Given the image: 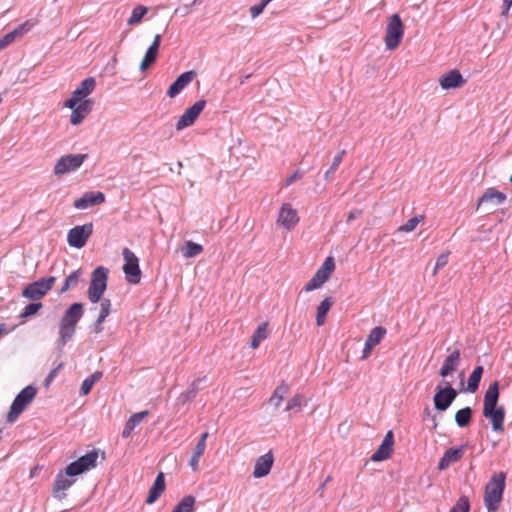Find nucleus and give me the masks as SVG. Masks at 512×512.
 I'll return each instance as SVG.
<instances>
[{
    "label": "nucleus",
    "mask_w": 512,
    "mask_h": 512,
    "mask_svg": "<svg viewBox=\"0 0 512 512\" xmlns=\"http://www.w3.org/2000/svg\"><path fill=\"white\" fill-rule=\"evenodd\" d=\"M499 400V382L495 381L489 385L484 395L483 416L490 419L492 429L495 432L504 430L505 409L497 406Z\"/></svg>",
    "instance_id": "1"
},
{
    "label": "nucleus",
    "mask_w": 512,
    "mask_h": 512,
    "mask_svg": "<svg viewBox=\"0 0 512 512\" xmlns=\"http://www.w3.org/2000/svg\"><path fill=\"white\" fill-rule=\"evenodd\" d=\"M83 314L84 307L80 302L71 304L64 312L59 323V338L56 341V347L59 351H61L65 344L72 339L75 334L77 324Z\"/></svg>",
    "instance_id": "2"
},
{
    "label": "nucleus",
    "mask_w": 512,
    "mask_h": 512,
    "mask_svg": "<svg viewBox=\"0 0 512 512\" xmlns=\"http://www.w3.org/2000/svg\"><path fill=\"white\" fill-rule=\"evenodd\" d=\"M506 473L498 472L492 475L484 491V504L487 512H496L500 506L505 489Z\"/></svg>",
    "instance_id": "3"
},
{
    "label": "nucleus",
    "mask_w": 512,
    "mask_h": 512,
    "mask_svg": "<svg viewBox=\"0 0 512 512\" xmlns=\"http://www.w3.org/2000/svg\"><path fill=\"white\" fill-rule=\"evenodd\" d=\"M109 270L99 266L91 274L90 285L88 288V299L91 303H98L107 288Z\"/></svg>",
    "instance_id": "4"
},
{
    "label": "nucleus",
    "mask_w": 512,
    "mask_h": 512,
    "mask_svg": "<svg viewBox=\"0 0 512 512\" xmlns=\"http://www.w3.org/2000/svg\"><path fill=\"white\" fill-rule=\"evenodd\" d=\"M36 393V388L28 385L17 394L7 414L9 423H13L18 418L27 405L33 401Z\"/></svg>",
    "instance_id": "5"
},
{
    "label": "nucleus",
    "mask_w": 512,
    "mask_h": 512,
    "mask_svg": "<svg viewBox=\"0 0 512 512\" xmlns=\"http://www.w3.org/2000/svg\"><path fill=\"white\" fill-rule=\"evenodd\" d=\"M98 457L99 453L96 449L87 452L85 455L71 462L65 468V474L68 477H74L95 468L97 465Z\"/></svg>",
    "instance_id": "6"
},
{
    "label": "nucleus",
    "mask_w": 512,
    "mask_h": 512,
    "mask_svg": "<svg viewBox=\"0 0 512 512\" xmlns=\"http://www.w3.org/2000/svg\"><path fill=\"white\" fill-rule=\"evenodd\" d=\"M98 457L99 453L96 449L87 452L85 455L71 462L65 468V474L68 477H74L95 468L97 465Z\"/></svg>",
    "instance_id": "7"
},
{
    "label": "nucleus",
    "mask_w": 512,
    "mask_h": 512,
    "mask_svg": "<svg viewBox=\"0 0 512 512\" xmlns=\"http://www.w3.org/2000/svg\"><path fill=\"white\" fill-rule=\"evenodd\" d=\"M98 457L99 453L96 449L87 452L85 455L71 462L65 468V474L68 477H74L95 468L97 465Z\"/></svg>",
    "instance_id": "8"
},
{
    "label": "nucleus",
    "mask_w": 512,
    "mask_h": 512,
    "mask_svg": "<svg viewBox=\"0 0 512 512\" xmlns=\"http://www.w3.org/2000/svg\"><path fill=\"white\" fill-rule=\"evenodd\" d=\"M98 457L99 453L96 449L87 452L85 455L71 462L65 468V474L68 477H74L95 468L97 465Z\"/></svg>",
    "instance_id": "9"
},
{
    "label": "nucleus",
    "mask_w": 512,
    "mask_h": 512,
    "mask_svg": "<svg viewBox=\"0 0 512 512\" xmlns=\"http://www.w3.org/2000/svg\"><path fill=\"white\" fill-rule=\"evenodd\" d=\"M98 457L99 453L96 449L87 452L85 455L71 462L65 468V474L68 477H74L95 468L97 465Z\"/></svg>",
    "instance_id": "10"
},
{
    "label": "nucleus",
    "mask_w": 512,
    "mask_h": 512,
    "mask_svg": "<svg viewBox=\"0 0 512 512\" xmlns=\"http://www.w3.org/2000/svg\"><path fill=\"white\" fill-rule=\"evenodd\" d=\"M404 34V25L398 14H393L389 17L386 35L385 45L388 50H394L401 42Z\"/></svg>",
    "instance_id": "11"
},
{
    "label": "nucleus",
    "mask_w": 512,
    "mask_h": 512,
    "mask_svg": "<svg viewBox=\"0 0 512 512\" xmlns=\"http://www.w3.org/2000/svg\"><path fill=\"white\" fill-rule=\"evenodd\" d=\"M55 281L56 277L54 276L34 281L24 288L22 296L31 300H39L52 289Z\"/></svg>",
    "instance_id": "12"
},
{
    "label": "nucleus",
    "mask_w": 512,
    "mask_h": 512,
    "mask_svg": "<svg viewBox=\"0 0 512 512\" xmlns=\"http://www.w3.org/2000/svg\"><path fill=\"white\" fill-rule=\"evenodd\" d=\"M87 157V154H68L60 157L54 166V174L61 176L76 171L82 166Z\"/></svg>",
    "instance_id": "13"
},
{
    "label": "nucleus",
    "mask_w": 512,
    "mask_h": 512,
    "mask_svg": "<svg viewBox=\"0 0 512 512\" xmlns=\"http://www.w3.org/2000/svg\"><path fill=\"white\" fill-rule=\"evenodd\" d=\"M124 258L123 272L127 282L130 284H138L141 280V270L139 268V259L129 248L122 250Z\"/></svg>",
    "instance_id": "14"
},
{
    "label": "nucleus",
    "mask_w": 512,
    "mask_h": 512,
    "mask_svg": "<svg viewBox=\"0 0 512 512\" xmlns=\"http://www.w3.org/2000/svg\"><path fill=\"white\" fill-rule=\"evenodd\" d=\"M93 233V224L86 223L71 228L67 234V241L71 247L82 248Z\"/></svg>",
    "instance_id": "15"
},
{
    "label": "nucleus",
    "mask_w": 512,
    "mask_h": 512,
    "mask_svg": "<svg viewBox=\"0 0 512 512\" xmlns=\"http://www.w3.org/2000/svg\"><path fill=\"white\" fill-rule=\"evenodd\" d=\"M458 392L450 384L446 387H437L433 397L434 407L438 411H446L456 399Z\"/></svg>",
    "instance_id": "16"
},
{
    "label": "nucleus",
    "mask_w": 512,
    "mask_h": 512,
    "mask_svg": "<svg viewBox=\"0 0 512 512\" xmlns=\"http://www.w3.org/2000/svg\"><path fill=\"white\" fill-rule=\"evenodd\" d=\"M206 106V101L203 99L195 102L191 107L186 109V111L180 116L179 120L176 123V130L181 131L191 125L194 124L200 113Z\"/></svg>",
    "instance_id": "17"
},
{
    "label": "nucleus",
    "mask_w": 512,
    "mask_h": 512,
    "mask_svg": "<svg viewBox=\"0 0 512 512\" xmlns=\"http://www.w3.org/2000/svg\"><path fill=\"white\" fill-rule=\"evenodd\" d=\"M299 222V216L296 209H293L289 203L282 204L277 223L287 230H292Z\"/></svg>",
    "instance_id": "18"
},
{
    "label": "nucleus",
    "mask_w": 512,
    "mask_h": 512,
    "mask_svg": "<svg viewBox=\"0 0 512 512\" xmlns=\"http://www.w3.org/2000/svg\"><path fill=\"white\" fill-rule=\"evenodd\" d=\"M75 479H72L71 477L68 478V476L65 474V471H60L54 480L53 487H52V494L53 496L58 500H63L66 498L65 491L68 490L74 483Z\"/></svg>",
    "instance_id": "19"
},
{
    "label": "nucleus",
    "mask_w": 512,
    "mask_h": 512,
    "mask_svg": "<svg viewBox=\"0 0 512 512\" xmlns=\"http://www.w3.org/2000/svg\"><path fill=\"white\" fill-rule=\"evenodd\" d=\"M394 446V435L391 430H389L378 449L372 454L371 460L374 462H379L390 458L393 452Z\"/></svg>",
    "instance_id": "20"
},
{
    "label": "nucleus",
    "mask_w": 512,
    "mask_h": 512,
    "mask_svg": "<svg viewBox=\"0 0 512 512\" xmlns=\"http://www.w3.org/2000/svg\"><path fill=\"white\" fill-rule=\"evenodd\" d=\"M105 202L104 193L98 192H85L82 197L76 199L73 203L74 208L84 210Z\"/></svg>",
    "instance_id": "21"
},
{
    "label": "nucleus",
    "mask_w": 512,
    "mask_h": 512,
    "mask_svg": "<svg viewBox=\"0 0 512 512\" xmlns=\"http://www.w3.org/2000/svg\"><path fill=\"white\" fill-rule=\"evenodd\" d=\"M274 463V456L272 451L258 457L255 461L253 476L255 478H262L268 475Z\"/></svg>",
    "instance_id": "22"
},
{
    "label": "nucleus",
    "mask_w": 512,
    "mask_h": 512,
    "mask_svg": "<svg viewBox=\"0 0 512 512\" xmlns=\"http://www.w3.org/2000/svg\"><path fill=\"white\" fill-rule=\"evenodd\" d=\"M32 27L33 24L30 21H25L12 31L2 36L0 38V51L12 44L16 39L21 38L25 33L30 31Z\"/></svg>",
    "instance_id": "23"
},
{
    "label": "nucleus",
    "mask_w": 512,
    "mask_h": 512,
    "mask_svg": "<svg viewBox=\"0 0 512 512\" xmlns=\"http://www.w3.org/2000/svg\"><path fill=\"white\" fill-rule=\"evenodd\" d=\"M465 445H460L459 447H453L447 449L443 456L441 457L439 463H438V469L439 470H445L447 469L451 464L459 461L465 452Z\"/></svg>",
    "instance_id": "24"
},
{
    "label": "nucleus",
    "mask_w": 512,
    "mask_h": 512,
    "mask_svg": "<svg viewBox=\"0 0 512 512\" xmlns=\"http://www.w3.org/2000/svg\"><path fill=\"white\" fill-rule=\"evenodd\" d=\"M465 79L461 75L458 70H450L449 72L443 74L439 78V84L442 89L449 90L455 89L463 86L465 84Z\"/></svg>",
    "instance_id": "25"
},
{
    "label": "nucleus",
    "mask_w": 512,
    "mask_h": 512,
    "mask_svg": "<svg viewBox=\"0 0 512 512\" xmlns=\"http://www.w3.org/2000/svg\"><path fill=\"white\" fill-rule=\"evenodd\" d=\"M195 75L196 74L193 70L180 74L168 88L167 95L170 98L177 96L190 82H192Z\"/></svg>",
    "instance_id": "26"
},
{
    "label": "nucleus",
    "mask_w": 512,
    "mask_h": 512,
    "mask_svg": "<svg viewBox=\"0 0 512 512\" xmlns=\"http://www.w3.org/2000/svg\"><path fill=\"white\" fill-rule=\"evenodd\" d=\"M506 195L497 190L494 187H490L486 189V191L483 193V195L478 199L476 210H479L480 206L483 204L491 203L494 206L501 205L505 202Z\"/></svg>",
    "instance_id": "27"
},
{
    "label": "nucleus",
    "mask_w": 512,
    "mask_h": 512,
    "mask_svg": "<svg viewBox=\"0 0 512 512\" xmlns=\"http://www.w3.org/2000/svg\"><path fill=\"white\" fill-rule=\"evenodd\" d=\"M94 105L92 99L82 101L76 108L73 109L70 115V123L72 125H79L91 112Z\"/></svg>",
    "instance_id": "28"
},
{
    "label": "nucleus",
    "mask_w": 512,
    "mask_h": 512,
    "mask_svg": "<svg viewBox=\"0 0 512 512\" xmlns=\"http://www.w3.org/2000/svg\"><path fill=\"white\" fill-rule=\"evenodd\" d=\"M160 43H161V35L157 34L154 37V40L151 43V45L148 47V49L145 53V56L140 64L141 71H145L150 65H152L156 61Z\"/></svg>",
    "instance_id": "29"
},
{
    "label": "nucleus",
    "mask_w": 512,
    "mask_h": 512,
    "mask_svg": "<svg viewBox=\"0 0 512 512\" xmlns=\"http://www.w3.org/2000/svg\"><path fill=\"white\" fill-rule=\"evenodd\" d=\"M460 355V350L455 349L450 355L446 357L439 371L440 376L446 377L452 372L456 371L460 363Z\"/></svg>",
    "instance_id": "30"
},
{
    "label": "nucleus",
    "mask_w": 512,
    "mask_h": 512,
    "mask_svg": "<svg viewBox=\"0 0 512 512\" xmlns=\"http://www.w3.org/2000/svg\"><path fill=\"white\" fill-rule=\"evenodd\" d=\"M96 87V80L94 77L85 78L79 86L72 92V95L77 98L80 103L86 100Z\"/></svg>",
    "instance_id": "31"
},
{
    "label": "nucleus",
    "mask_w": 512,
    "mask_h": 512,
    "mask_svg": "<svg viewBox=\"0 0 512 512\" xmlns=\"http://www.w3.org/2000/svg\"><path fill=\"white\" fill-rule=\"evenodd\" d=\"M166 487L165 484V477L162 472H160L152 485V487L149 489L148 497L146 498V503L151 505L153 504L164 492Z\"/></svg>",
    "instance_id": "32"
},
{
    "label": "nucleus",
    "mask_w": 512,
    "mask_h": 512,
    "mask_svg": "<svg viewBox=\"0 0 512 512\" xmlns=\"http://www.w3.org/2000/svg\"><path fill=\"white\" fill-rule=\"evenodd\" d=\"M204 381H206L205 376L197 378L192 383H190L188 388L179 395V397H178L179 403L185 404L187 402L192 401L197 396L198 392L200 390H202V387L200 386V384Z\"/></svg>",
    "instance_id": "33"
},
{
    "label": "nucleus",
    "mask_w": 512,
    "mask_h": 512,
    "mask_svg": "<svg viewBox=\"0 0 512 512\" xmlns=\"http://www.w3.org/2000/svg\"><path fill=\"white\" fill-rule=\"evenodd\" d=\"M333 305V300L331 297H326L323 299L317 307L316 314V325L322 326L325 323L326 315L329 312L330 308Z\"/></svg>",
    "instance_id": "34"
},
{
    "label": "nucleus",
    "mask_w": 512,
    "mask_h": 512,
    "mask_svg": "<svg viewBox=\"0 0 512 512\" xmlns=\"http://www.w3.org/2000/svg\"><path fill=\"white\" fill-rule=\"evenodd\" d=\"M289 392V386L282 381L273 391L272 396L269 399V403L274 407L278 408L283 401L284 397Z\"/></svg>",
    "instance_id": "35"
},
{
    "label": "nucleus",
    "mask_w": 512,
    "mask_h": 512,
    "mask_svg": "<svg viewBox=\"0 0 512 512\" xmlns=\"http://www.w3.org/2000/svg\"><path fill=\"white\" fill-rule=\"evenodd\" d=\"M267 337H268V323L263 322L254 331V333L251 337L250 347L252 349L258 348L260 345V342L265 340Z\"/></svg>",
    "instance_id": "36"
},
{
    "label": "nucleus",
    "mask_w": 512,
    "mask_h": 512,
    "mask_svg": "<svg viewBox=\"0 0 512 512\" xmlns=\"http://www.w3.org/2000/svg\"><path fill=\"white\" fill-rule=\"evenodd\" d=\"M196 498L192 495L184 496L174 507L172 512H194Z\"/></svg>",
    "instance_id": "37"
},
{
    "label": "nucleus",
    "mask_w": 512,
    "mask_h": 512,
    "mask_svg": "<svg viewBox=\"0 0 512 512\" xmlns=\"http://www.w3.org/2000/svg\"><path fill=\"white\" fill-rule=\"evenodd\" d=\"M482 374L483 367L476 366L468 378L467 391H469L470 393H474L477 391L479 383L482 378Z\"/></svg>",
    "instance_id": "38"
},
{
    "label": "nucleus",
    "mask_w": 512,
    "mask_h": 512,
    "mask_svg": "<svg viewBox=\"0 0 512 512\" xmlns=\"http://www.w3.org/2000/svg\"><path fill=\"white\" fill-rule=\"evenodd\" d=\"M471 418L472 409L470 407H464L455 414V422L461 428L468 426L471 422Z\"/></svg>",
    "instance_id": "39"
},
{
    "label": "nucleus",
    "mask_w": 512,
    "mask_h": 512,
    "mask_svg": "<svg viewBox=\"0 0 512 512\" xmlns=\"http://www.w3.org/2000/svg\"><path fill=\"white\" fill-rule=\"evenodd\" d=\"M181 251L185 258H193L202 253L203 247L193 241H186Z\"/></svg>",
    "instance_id": "40"
},
{
    "label": "nucleus",
    "mask_w": 512,
    "mask_h": 512,
    "mask_svg": "<svg viewBox=\"0 0 512 512\" xmlns=\"http://www.w3.org/2000/svg\"><path fill=\"white\" fill-rule=\"evenodd\" d=\"M101 377H102V372L96 371L93 374H91L90 376H88L87 378H85L80 387V394L87 395L91 391L95 382L100 380Z\"/></svg>",
    "instance_id": "41"
},
{
    "label": "nucleus",
    "mask_w": 512,
    "mask_h": 512,
    "mask_svg": "<svg viewBox=\"0 0 512 512\" xmlns=\"http://www.w3.org/2000/svg\"><path fill=\"white\" fill-rule=\"evenodd\" d=\"M386 333H387L386 328H384L383 326H376L370 331L366 340L376 347L381 342V340L384 338Z\"/></svg>",
    "instance_id": "42"
},
{
    "label": "nucleus",
    "mask_w": 512,
    "mask_h": 512,
    "mask_svg": "<svg viewBox=\"0 0 512 512\" xmlns=\"http://www.w3.org/2000/svg\"><path fill=\"white\" fill-rule=\"evenodd\" d=\"M147 12H148L147 7H145L143 5H137L132 10L131 16L127 20V24L129 26L138 24L142 20V18L146 15Z\"/></svg>",
    "instance_id": "43"
},
{
    "label": "nucleus",
    "mask_w": 512,
    "mask_h": 512,
    "mask_svg": "<svg viewBox=\"0 0 512 512\" xmlns=\"http://www.w3.org/2000/svg\"><path fill=\"white\" fill-rule=\"evenodd\" d=\"M326 277L325 276H322V274L316 272L313 277L309 280V282L305 285L304 287V291L306 292H310V291H313L315 289H318L320 288L325 282H326Z\"/></svg>",
    "instance_id": "44"
},
{
    "label": "nucleus",
    "mask_w": 512,
    "mask_h": 512,
    "mask_svg": "<svg viewBox=\"0 0 512 512\" xmlns=\"http://www.w3.org/2000/svg\"><path fill=\"white\" fill-rule=\"evenodd\" d=\"M346 155V150H341L337 153V155L334 157L333 162L330 166V168L326 171L324 174V179L329 181L331 180V175L339 168L343 157Z\"/></svg>",
    "instance_id": "45"
},
{
    "label": "nucleus",
    "mask_w": 512,
    "mask_h": 512,
    "mask_svg": "<svg viewBox=\"0 0 512 512\" xmlns=\"http://www.w3.org/2000/svg\"><path fill=\"white\" fill-rule=\"evenodd\" d=\"M204 451H205V448L202 447V443H197L193 450V453H192V456H191L190 462H189V465L193 471L198 470L199 460H200L201 456L203 455Z\"/></svg>",
    "instance_id": "46"
},
{
    "label": "nucleus",
    "mask_w": 512,
    "mask_h": 512,
    "mask_svg": "<svg viewBox=\"0 0 512 512\" xmlns=\"http://www.w3.org/2000/svg\"><path fill=\"white\" fill-rule=\"evenodd\" d=\"M148 414H149L148 410L134 413L133 415H131L129 417V419L126 421L125 425L128 426L131 430H134L144 420V418Z\"/></svg>",
    "instance_id": "47"
},
{
    "label": "nucleus",
    "mask_w": 512,
    "mask_h": 512,
    "mask_svg": "<svg viewBox=\"0 0 512 512\" xmlns=\"http://www.w3.org/2000/svg\"><path fill=\"white\" fill-rule=\"evenodd\" d=\"M470 511V501L467 496H461L454 506L449 510V512H469Z\"/></svg>",
    "instance_id": "48"
},
{
    "label": "nucleus",
    "mask_w": 512,
    "mask_h": 512,
    "mask_svg": "<svg viewBox=\"0 0 512 512\" xmlns=\"http://www.w3.org/2000/svg\"><path fill=\"white\" fill-rule=\"evenodd\" d=\"M42 307L43 305L41 302L29 303L21 312L20 318L27 319L28 317L35 315Z\"/></svg>",
    "instance_id": "49"
},
{
    "label": "nucleus",
    "mask_w": 512,
    "mask_h": 512,
    "mask_svg": "<svg viewBox=\"0 0 512 512\" xmlns=\"http://www.w3.org/2000/svg\"><path fill=\"white\" fill-rule=\"evenodd\" d=\"M423 219V216H414L411 219H409L404 225H401L397 229V231L405 233L412 232Z\"/></svg>",
    "instance_id": "50"
},
{
    "label": "nucleus",
    "mask_w": 512,
    "mask_h": 512,
    "mask_svg": "<svg viewBox=\"0 0 512 512\" xmlns=\"http://www.w3.org/2000/svg\"><path fill=\"white\" fill-rule=\"evenodd\" d=\"M335 268L334 259L332 257H327L322 264L321 268L317 270L318 273L322 274V276L326 277V280L329 279L330 274L333 272Z\"/></svg>",
    "instance_id": "51"
},
{
    "label": "nucleus",
    "mask_w": 512,
    "mask_h": 512,
    "mask_svg": "<svg viewBox=\"0 0 512 512\" xmlns=\"http://www.w3.org/2000/svg\"><path fill=\"white\" fill-rule=\"evenodd\" d=\"M272 0H261L260 3L253 5L250 7V14L252 18L258 17L265 7L271 2Z\"/></svg>",
    "instance_id": "52"
},
{
    "label": "nucleus",
    "mask_w": 512,
    "mask_h": 512,
    "mask_svg": "<svg viewBox=\"0 0 512 512\" xmlns=\"http://www.w3.org/2000/svg\"><path fill=\"white\" fill-rule=\"evenodd\" d=\"M303 401V395L302 394H295L287 403V406L285 408V411H290L295 408H298L301 406Z\"/></svg>",
    "instance_id": "53"
},
{
    "label": "nucleus",
    "mask_w": 512,
    "mask_h": 512,
    "mask_svg": "<svg viewBox=\"0 0 512 512\" xmlns=\"http://www.w3.org/2000/svg\"><path fill=\"white\" fill-rule=\"evenodd\" d=\"M80 276H81L80 270H76V271L72 272L65 279L66 285L70 286V287H75L79 282Z\"/></svg>",
    "instance_id": "54"
},
{
    "label": "nucleus",
    "mask_w": 512,
    "mask_h": 512,
    "mask_svg": "<svg viewBox=\"0 0 512 512\" xmlns=\"http://www.w3.org/2000/svg\"><path fill=\"white\" fill-rule=\"evenodd\" d=\"M100 313L104 317H107L110 314L111 311V301L107 298H104L100 300Z\"/></svg>",
    "instance_id": "55"
},
{
    "label": "nucleus",
    "mask_w": 512,
    "mask_h": 512,
    "mask_svg": "<svg viewBox=\"0 0 512 512\" xmlns=\"http://www.w3.org/2000/svg\"><path fill=\"white\" fill-rule=\"evenodd\" d=\"M448 257H449V253H442L441 255H439V257L437 258L435 267H434V274L436 273V271L438 269H441L448 264Z\"/></svg>",
    "instance_id": "56"
},
{
    "label": "nucleus",
    "mask_w": 512,
    "mask_h": 512,
    "mask_svg": "<svg viewBox=\"0 0 512 512\" xmlns=\"http://www.w3.org/2000/svg\"><path fill=\"white\" fill-rule=\"evenodd\" d=\"M375 346L371 343H369L367 340L365 341V344H364V348H363V351H362V357L361 359L362 360H365L367 359L370 354H371V351L372 349L374 348Z\"/></svg>",
    "instance_id": "57"
},
{
    "label": "nucleus",
    "mask_w": 512,
    "mask_h": 512,
    "mask_svg": "<svg viewBox=\"0 0 512 512\" xmlns=\"http://www.w3.org/2000/svg\"><path fill=\"white\" fill-rule=\"evenodd\" d=\"M79 104H80V101L71 94V97L65 101L64 106L66 108H69V109L73 110Z\"/></svg>",
    "instance_id": "58"
},
{
    "label": "nucleus",
    "mask_w": 512,
    "mask_h": 512,
    "mask_svg": "<svg viewBox=\"0 0 512 512\" xmlns=\"http://www.w3.org/2000/svg\"><path fill=\"white\" fill-rule=\"evenodd\" d=\"M362 214H363L362 209H354V210L350 211L348 214L347 220H346L347 224H349L351 221L359 218Z\"/></svg>",
    "instance_id": "59"
},
{
    "label": "nucleus",
    "mask_w": 512,
    "mask_h": 512,
    "mask_svg": "<svg viewBox=\"0 0 512 512\" xmlns=\"http://www.w3.org/2000/svg\"><path fill=\"white\" fill-rule=\"evenodd\" d=\"M192 5H193V3L191 5H184L182 7H178L174 13L180 14L181 16H186L191 12Z\"/></svg>",
    "instance_id": "60"
},
{
    "label": "nucleus",
    "mask_w": 512,
    "mask_h": 512,
    "mask_svg": "<svg viewBox=\"0 0 512 512\" xmlns=\"http://www.w3.org/2000/svg\"><path fill=\"white\" fill-rule=\"evenodd\" d=\"M302 177V173L299 170L295 171L287 180L286 186L291 185L294 181L300 179Z\"/></svg>",
    "instance_id": "61"
},
{
    "label": "nucleus",
    "mask_w": 512,
    "mask_h": 512,
    "mask_svg": "<svg viewBox=\"0 0 512 512\" xmlns=\"http://www.w3.org/2000/svg\"><path fill=\"white\" fill-rule=\"evenodd\" d=\"M332 480V477L329 475L326 477L325 481L320 485V487L318 488V492H319V495L322 496L323 495V492H324V489L326 487V485Z\"/></svg>",
    "instance_id": "62"
},
{
    "label": "nucleus",
    "mask_w": 512,
    "mask_h": 512,
    "mask_svg": "<svg viewBox=\"0 0 512 512\" xmlns=\"http://www.w3.org/2000/svg\"><path fill=\"white\" fill-rule=\"evenodd\" d=\"M61 366H62V364H60L57 368H55V369H53V370H51V371L49 372V374H48V376H47V378H46V383H50V382L54 379V377H55V376H56V374H57L58 369H59Z\"/></svg>",
    "instance_id": "63"
},
{
    "label": "nucleus",
    "mask_w": 512,
    "mask_h": 512,
    "mask_svg": "<svg viewBox=\"0 0 512 512\" xmlns=\"http://www.w3.org/2000/svg\"><path fill=\"white\" fill-rule=\"evenodd\" d=\"M92 331L96 334H99L103 331V326H102V323H99V322H94L93 326H92Z\"/></svg>",
    "instance_id": "64"
}]
</instances>
